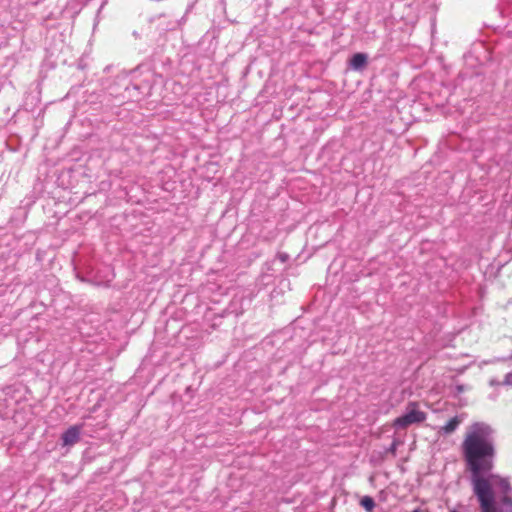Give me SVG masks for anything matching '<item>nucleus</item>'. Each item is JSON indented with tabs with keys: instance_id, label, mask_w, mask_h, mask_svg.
Wrapping results in <instances>:
<instances>
[{
	"instance_id": "3",
	"label": "nucleus",
	"mask_w": 512,
	"mask_h": 512,
	"mask_svg": "<svg viewBox=\"0 0 512 512\" xmlns=\"http://www.w3.org/2000/svg\"><path fill=\"white\" fill-rule=\"evenodd\" d=\"M80 426H72L62 434L63 446H72L76 444L80 439Z\"/></svg>"
},
{
	"instance_id": "5",
	"label": "nucleus",
	"mask_w": 512,
	"mask_h": 512,
	"mask_svg": "<svg viewBox=\"0 0 512 512\" xmlns=\"http://www.w3.org/2000/svg\"><path fill=\"white\" fill-rule=\"evenodd\" d=\"M461 423V419L458 416L451 418L443 427L442 430L445 434L453 433L459 424Z\"/></svg>"
},
{
	"instance_id": "2",
	"label": "nucleus",
	"mask_w": 512,
	"mask_h": 512,
	"mask_svg": "<svg viewBox=\"0 0 512 512\" xmlns=\"http://www.w3.org/2000/svg\"><path fill=\"white\" fill-rule=\"evenodd\" d=\"M426 413L419 408L417 402H409L406 407V412L393 420L392 426L394 428L406 429L412 424H420L426 420Z\"/></svg>"
},
{
	"instance_id": "6",
	"label": "nucleus",
	"mask_w": 512,
	"mask_h": 512,
	"mask_svg": "<svg viewBox=\"0 0 512 512\" xmlns=\"http://www.w3.org/2000/svg\"><path fill=\"white\" fill-rule=\"evenodd\" d=\"M360 505L367 511V512H373L375 508V502L372 497L370 496H364L360 500Z\"/></svg>"
},
{
	"instance_id": "1",
	"label": "nucleus",
	"mask_w": 512,
	"mask_h": 512,
	"mask_svg": "<svg viewBox=\"0 0 512 512\" xmlns=\"http://www.w3.org/2000/svg\"><path fill=\"white\" fill-rule=\"evenodd\" d=\"M462 455L471 473L473 492L482 512H496L494 507L496 486L502 495L512 494L509 480L498 474H490L494 468L496 445L492 427L484 422H475L467 427L461 444Z\"/></svg>"
},
{
	"instance_id": "8",
	"label": "nucleus",
	"mask_w": 512,
	"mask_h": 512,
	"mask_svg": "<svg viewBox=\"0 0 512 512\" xmlns=\"http://www.w3.org/2000/svg\"><path fill=\"white\" fill-rule=\"evenodd\" d=\"M412 512H419L418 510H413Z\"/></svg>"
},
{
	"instance_id": "4",
	"label": "nucleus",
	"mask_w": 512,
	"mask_h": 512,
	"mask_svg": "<svg viewBox=\"0 0 512 512\" xmlns=\"http://www.w3.org/2000/svg\"><path fill=\"white\" fill-rule=\"evenodd\" d=\"M367 55L364 53H356L350 59V65L354 70H360L367 64Z\"/></svg>"
},
{
	"instance_id": "7",
	"label": "nucleus",
	"mask_w": 512,
	"mask_h": 512,
	"mask_svg": "<svg viewBox=\"0 0 512 512\" xmlns=\"http://www.w3.org/2000/svg\"><path fill=\"white\" fill-rule=\"evenodd\" d=\"M501 503L503 505V512H512V495H502Z\"/></svg>"
}]
</instances>
